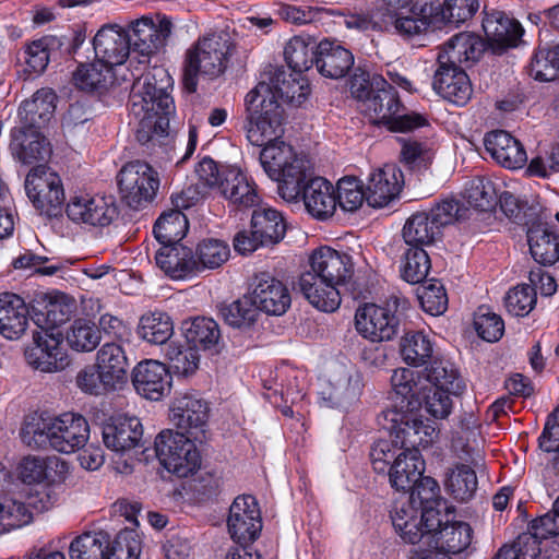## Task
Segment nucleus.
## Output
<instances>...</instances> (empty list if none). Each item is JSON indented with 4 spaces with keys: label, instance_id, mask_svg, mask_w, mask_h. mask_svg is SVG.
Masks as SVG:
<instances>
[{
    "label": "nucleus",
    "instance_id": "obj_1",
    "mask_svg": "<svg viewBox=\"0 0 559 559\" xmlns=\"http://www.w3.org/2000/svg\"><path fill=\"white\" fill-rule=\"evenodd\" d=\"M309 94L307 80L297 73L275 69L270 83L260 82L246 95L242 128L247 140L252 145L262 146L266 141L278 139L284 132V109L277 97L300 106Z\"/></svg>",
    "mask_w": 559,
    "mask_h": 559
},
{
    "label": "nucleus",
    "instance_id": "obj_2",
    "mask_svg": "<svg viewBox=\"0 0 559 559\" xmlns=\"http://www.w3.org/2000/svg\"><path fill=\"white\" fill-rule=\"evenodd\" d=\"M20 435L29 448L70 454L86 444L90 426L82 415L75 413L59 416L34 413L25 417Z\"/></svg>",
    "mask_w": 559,
    "mask_h": 559
},
{
    "label": "nucleus",
    "instance_id": "obj_3",
    "mask_svg": "<svg viewBox=\"0 0 559 559\" xmlns=\"http://www.w3.org/2000/svg\"><path fill=\"white\" fill-rule=\"evenodd\" d=\"M271 140L260 152L266 175L277 182L278 194L287 202L297 201L302 187L312 178L309 160L285 142Z\"/></svg>",
    "mask_w": 559,
    "mask_h": 559
},
{
    "label": "nucleus",
    "instance_id": "obj_4",
    "mask_svg": "<svg viewBox=\"0 0 559 559\" xmlns=\"http://www.w3.org/2000/svg\"><path fill=\"white\" fill-rule=\"evenodd\" d=\"M230 47L226 33H211L200 37L186 53L182 76L185 90L194 93L199 75L211 79L221 75L226 69Z\"/></svg>",
    "mask_w": 559,
    "mask_h": 559
},
{
    "label": "nucleus",
    "instance_id": "obj_5",
    "mask_svg": "<svg viewBox=\"0 0 559 559\" xmlns=\"http://www.w3.org/2000/svg\"><path fill=\"white\" fill-rule=\"evenodd\" d=\"M173 79L163 67H154L139 76L132 86L131 110L134 116L142 112H156L169 116L175 110L169 90Z\"/></svg>",
    "mask_w": 559,
    "mask_h": 559
},
{
    "label": "nucleus",
    "instance_id": "obj_6",
    "mask_svg": "<svg viewBox=\"0 0 559 559\" xmlns=\"http://www.w3.org/2000/svg\"><path fill=\"white\" fill-rule=\"evenodd\" d=\"M408 307L405 298L391 297L385 306L366 304L357 309L355 325L359 334L371 342L392 340L399 332L402 311Z\"/></svg>",
    "mask_w": 559,
    "mask_h": 559
},
{
    "label": "nucleus",
    "instance_id": "obj_7",
    "mask_svg": "<svg viewBox=\"0 0 559 559\" xmlns=\"http://www.w3.org/2000/svg\"><path fill=\"white\" fill-rule=\"evenodd\" d=\"M195 442L198 441L180 432L163 430L155 438V452L160 464L168 472L178 477H187L201 464Z\"/></svg>",
    "mask_w": 559,
    "mask_h": 559
},
{
    "label": "nucleus",
    "instance_id": "obj_8",
    "mask_svg": "<svg viewBox=\"0 0 559 559\" xmlns=\"http://www.w3.org/2000/svg\"><path fill=\"white\" fill-rule=\"evenodd\" d=\"M122 201L131 209L139 210L151 203L159 189L158 173L147 163H127L117 176Z\"/></svg>",
    "mask_w": 559,
    "mask_h": 559
},
{
    "label": "nucleus",
    "instance_id": "obj_9",
    "mask_svg": "<svg viewBox=\"0 0 559 559\" xmlns=\"http://www.w3.org/2000/svg\"><path fill=\"white\" fill-rule=\"evenodd\" d=\"M395 532L408 544H416L440 526L439 511L432 507L420 509L412 500L401 499L391 510Z\"/></svg>",
    "mask_w": 559,
    "mask_h": 559
},
{
    "label": "nucleus",
    "instance_id": "obj_10",
    "mask_svg": "<svg viewBox=\"0 0 559 559\" xmlns=\"http://www.w3.org/2000/svg\"><path fill=\"white\" fill-rule=\"evenodd\" d=\"M366 109L374 122L386 126L391 131L408 132L426 124V119L416 112L400 114L402 104L397 92L386 82V86L366 103Z\"/></svg>",
    "mask_w": 559,
    "mask_h": 559
},
{
    "label": "nucleus",
    "instance_id": "obj_11",
    "mask_svg": "<svg viewBox=\"0 0 559 559\" xmlns=\"http://www.w3.org/2000/svg\"><path fill=\"white\" fill-rule=\"evenodd\" d=\"M25 190L34 206L49 217L57 216L64 201L61 179L45 165H37L27 174Z\"/></svg>",
    "mask_w": 559,
    "mask_h": 559
},
{
    "label": "nucleus",
    "instance_id": "obj_12",
    "mask_svg": "<svg viewBox=\"0 0 559 559\" xmlns=\"http://www.w3.org/2000/svg\"><path fill=\"white\" fill-rule=\"evenodd\" d=\"M170 420L180 432L202 443L206 439L209 405L195 393H183L175 399Z\"/></svg>",
    "mask_w": 559,
    "mask_h": 559
},
{
    "label": "nucleus",
    "instance_id": "obj_13",
    "mask_svg": "<svg viewBox=\"0 0 559 559\" xmlns=\"http://www.w3.org/2000/svg\"><path fill=\"white\" fill-rule=\"evenodd\" d=\"M173 29L171 21L162 15L156 22L143 16L132 23L131 33L128 34L132 55L143 58L140 62H147L150 57L158 52L167 43Z\"/></svg>",
    "mask_w": 559,
    "mask_h": 559
},
{
    "label": "nucleus",
    "instance_id": "obj_14",
    "mask_svg": "<svg viewBox=\"0 0 559 559\" xmlns=\"http://www.w3.org/2000/svg\"><path fill=\"white\" fill-rule=\"evenodd\" d=\"M61 332H33V345L25 350L29 366L41 372H58L69 365V356L62 346Z\"/></svg>",
    "mask_w": 559,
    "mask_h": 559
},
{
    "label": "nucleus",
    "instance_id": "obj_15",
    "mask_svg": "<svg viewBox=\"0 0 559 559\" xmlns=\"http://www.w3.org/2000/svg\"><path fill=\"white\" fill-rule=\"evenodd\" d=\"M227 528L230 537L240 545L253 543L262 530L261 511L251 495L238 496L229 508Z\"/></svg>",
    "mask_w": 559,
    "mask_h": 559
},
{
    "label": "nucleus",
    "instance_id": "obj_16",
    "mask_svg": "<svg viewBox=\"0 0 559 559\" xmlns=\"http://www.w3.org/2000/svg\"><path fill=\"white\" fill-rule=\"evenodd\" d=\"M483 29L488 46L495 53H502L509 48L516 47L524 34L522 25L504 12L485 8Z\"/></svg>",
    "mask_w": 559,
    "mask_h": 559
},
{
    "label": "nucleus",
    "instance_id": "obj_17",
    "mask_svg": "<svg viewBox=\"0 0 559 559\" xmlns=\"http://www.w3.org/2000/svg\"><path fill=\"white\" fill-rule=\"evenodd\" d=\"M250 297L258 312L263 311L270 316L284 314L292 304L290 293L286 285L265 272L254 276Z\"/></svg>",
    "mask_w": 559,
    "mask_h": 559
},
{
    "label": "nucleus",
    "instance_id": "obj_18",
    "mask_svg": "<svg viewBox=\"0 0 559 559\" xmlns=\"http://www.w3.org/2000/svg\"><path fill=\"white\" fill-rule=\"evenodd\" d=\"M310 270L341 292L352 280L354 266L352 258L330 247H321L312 252L309 259Z\"/></svg>",
    "mask_w": 559,
    "mask_h": 559
},
{
    "label": "nucleus",
    "instance_id": "obj_19",
    "mask_svg": "<svg viewBox=\"0 0 559 559\" xmlns=\"http://www.w3.org/2000/svg\"><path fill=\"white\" fill-rule=\"evenodd\" d=\"M361 394V382L350 369L337 365L331 371L328 382L320 392L322 402L331 408H347Z\"/></svg>",
    "mask_w": 559,
    "mask_h": 559
},
{
    "label": "nucleus",
    "instance_id": "obj_20",
    "mask_svg": "<svg viewBox=\"0 0 559 559\" xmlns=\"http://www.w3.org/2000/svg\"><path fill=\"white\" fill-rule=\"evenodd\" d=\"M403 183V173L395 165L373 169L365 186L368 205L372 207L389 205L399 197Z\"/></svg>",
    "mask_w": 559,
    "mask_h": 559
},
{
    "label": "nucleus",
    "instance_id": "obj_21",
    "mask_svg": "<svg viewBox=\"0 0 559 559\" xmlns=\"http://www.w3.org/2000/svg\"><path fill=\"white\" fill-rule=\"evenodd\" d=\"M132 383L140 395L158 401L170 391L171 376L164 364L145 360L133 369Z\"/></svg>",
    "mask_w": 559,
    "mask_h": 559
},
{
    "label": "nucleus",
    "instance_id": "obj_22",
    "mask_svg": "<svg viewBox=\"0 0 559 559\" xmlns=\"http://www.w3.org/2000/svg\"><path fill=\"white\" fill-rule=\"evenodd\" d=\"M40 129L19 126L11 131L10 151L14 159L23 165L46 160L51 153L49 142Z\"/></svg>",
    "mask_w": 559,
    "mask_h": 559
},
{
    "label": "nucleus",
    "instance_id": "obj_23",
    "mask_svg": "<svg viewBox=\"0 0 559 559\" xmlns=\"http://www.w3.org/2000/svg\"><path fill=\"white\" fill-rule=\"evenodd\" d=\"M437 66L432 81L433 90L453 104L465 105L473 93L468 75L459 66Z\"/></svg>",
    "mask_w": 559,
    "mask_h": 559
},
{
    "label": "nucleus",
    "instance_id": "obj_24",
    "mask_svg": "<svg viewBox=\"0 0 559 559\" xmlns=\"http://www.w3.org/2000/svg\"><path fill=\"white\" fill-rule=\"evenodd\" d=\"M66 213L78 224L108 226L117 216V209L105 198L74 197L68 203Z\"/></svg>",
    "mask_w": 559,
    "mask_h": 559
},
{
    "label": "nucleus",
    "instance_id": "obj_25",
    "mask_svg": "<svg viewBox=\"0 0 559 559\" xmlns=\"http://www.w3.org/2000/svg\"><path fill=\"white\" fill-rule=\"evenodd\" d=\"M96 59L114 68L122 64L131 53L128 33L119 26H103L94 36Z\"/></svg>",
    "mask_w": 559,
    "mask_h": 559
},
{
    "label": "nucleus",
    "instance_id": "obj_26",
    "mask_svg": "<svg viewBox=\"0 0 559 559\" xmlns=\"http://www.w3.org/2000/svg\"><path fill=\"white\" fill-rule=\"evenodd\" d=\"M102 435L108 449L123 453L140 444L143 427L136 417L118 416L104 425Z\"/></svg>",
    "mask_w": 559,
    "mask_h": 559
},
{
    "label": "nucleus",
    "instance_id": "obj_27",
    "mask_svg": "<svg viewBox=\"0 0 559 559\" xmlns=\"http://www.w3.org/2000/svg\"><path fill=\"white\" fill-rule=\"evenodd\" d=\"M484 144L490 156L504 168L519 169L527 160L523 145L504 130L487 133Z\"/></svg>",
    "mask_w": 559,
    "mask_h": 559
},
{
    "label": "nucleus",
    "instance_id": "obj_28",
    "mask_svg": "<svg viewBox=\"0 0 559 559\" xmlns=\"http://www.w3.org/2000/svg\"><path fill=\"white\" fill-rule=\"evenodd\" d=\"M484 50L485 44L480 37L467 32L459 33L444 44L437 63L468 67L480 58Z\"/></svg>",
    "mask_w": 559,
    "mask_h": 559
},
{
    "label": "nucleus",
    "instance_id": "obj_29",
    "mask_svg": "<svg viewBox=\"0 0 559 559\" xmlns=\"http://www.w3.org/2000/svg\"><path fill=\"white\" fill-rule=\"evenodd\" d=\"M298 287L305 298L321 311L333 312L341 305L342 292L311 270L300 275Z\"/></svg>",
    "mask_w": 559,
    "mask_h": 559
},
{
    "label": "nucleus",
    "instance_id": "obj_30",
    "mask_svg": "<svg viewBox=\"0 0 559 559\" xmlns=\"http://www.w3.org/2000/svg\"><path fill=\"white\" fill-rule=\"evenodd\" d=\"M304 204L313 217L324 219L333 215L336 197L333 185L322 177H312L301 189Z\"/></svg>",
    "mask_w": 559,
    "mask_h": 559
},
{
    "label": "nucleus",
    "instance_id": "obj_31",
    "mask_svg": "<svg viewBox=\"0 0 559 559\" xmlns=\"http://www.w3.org/2000/svg\"><path fill=\"white\" fill-rule=\"evenodd\" d=\"M414 406L408 408L401 406L396 408V405H392L381 412L378 416L379 426L389 433V437H394V442L406 451L408 445V435L416 432L419 417L413 413Z\"/></svg>",
    "mask_w": 559,
    "mask_h": 559
},
{
    "label": "nucleus",
    "instance_id": "obj_32",
    "mask_svg": "<svg viewBox=\"0 0 559 559\" xmlns=\"http://www.w3.org/2000/svg\"><path fill=\"white\" fill-rule=\"evenodd\" d=\"M316 68L319 73L330 79L344 78L354 66L352 52L329 40L318 44Z\"/></svg>",
    "mask_w": 559,
    "mask_h": 559
},
{
    "label": "nucleus",
    "instance_id": "obj_33",
    "mask_svg": "<svg viewBox=\"0 0 559 559\" xmlns=\"http://www.w3.org/2000/svg\"><path fill=\"white\" fill-rule=\"evenodd\" d=\"M157 266L175 280L195 274V255L191 248L183 245H162L156 251Z\"/></svg>",
    "mask_w": 559,
    "mask_h": 559
},
{
    "label": "nucleus",
    "instance_id": "obj_34",
    "mask_svg": "<svg viewBox=\"0 0 559 559\" xmlns=\"http://www.w3.org/2000/svg\"><path fill=\"white\" fill-rule=\"evenodd\" d=\"M28 309L24 300L15 295H0V334L9 340L19 338L28 323Z\"/></svg>",
    "mask_w": 559,
    "mask_h": 559
},
{
    "label": "nucleus",
    "instance_id": "obj_35",
    "mask_svg": "<svg viewBox=\"0 0 559 559\" xmlns=\"http://www.w3.org/2000/svg\"><path fill=\"white\" fill-rule=\"evenodd\" d=\"M73 84L83 92L102 95L115 84V75L110 66L95 60L81 63L72 74Z\"/></svg>",
    "mask_w": 559,
    "mask_h": 559
},
{
    "label": "nucleus",
    "instance_id": "obj_36",
    "mask_svg": "<svg viewBox=\"0 0 559 559\" xmlns=\"http://www.w3.org/2000/svg\"><path fill=\"white\" fill-rule=\"evenodd\" d=\"M182 331L188 344L194 348L218 353L222 348V333L218 323L212 318L197 317L182 322Z\"/></svg>",
    "mask_w": 559,
    "mask_h": 559
},
{
    "label": "nucleus",
    "instance_id": "obj_37",
    "mask_svg": "<svg viewBox=\"0 0 559 559\" xmlns=\"http://www.w3.org/2000/svg\"><path fill=\"white\" fill-rule=\"evenodd\" d=\"M56 99L57 96L51 88L38 90L32 99L25 100L19 109L21 126L44 128L53 116Z\"/></svg>",
    "mask_w": 559,
    "mask_h": 559
},
{
    "label": "nucleus",
    "instance_id": "obj_38",
    "mask_svg": "<svg viewBox=\"0 0 559 559\" xmlns=\"http://www.w3.org/2000/svg\"><path fill=\"white\" fill-rule=\"evenodd\" d=\"M425 463L418 449L401 451L390 468V484L396 490L409 491L423 475Z\"/></svg>",
    "mask_w": 559,
    "mask_h": 559
},
{
    "label": "nucleus",
    "instance_id": "obj_39",
    "mask_svg": "<svg viewBox=\"0 0 559 559\" xmlns=\"http://www.w3.org/2000/svg\"><path fill=\"white\" fill-rule=\"evenodd\" d=\"M527 241L532 257L543 265H551L559 260L557 236L547 223L536 221L527 228Z\"/></svg>",
    "mask_w": 559,
    "mask_h": 559
},
{
    "label": "nucleus",
    "instance_id": "obj_40",
    "mask_svg": "<svg viewBox=\"0 0 559 559\" xmlns=\"http://www.w3.org/2000/svg\"><path fill=\"white\" fill-rule=\"evenodd\" d=\"M473 530L466 522L454 521L442 523L429 535L435 547L443 552L460 554L472 543Z\"/></svg>",
    "mask_w": 559,
    "mask_h": 559
},
{
    "label": "nucleus",
    "instance_id": "obj_41",
    "mask_svg": "<svg viewBox=\"0 0 559 559\" xmlns=\"http://www.w3.org/2000/svg\"><path fill=\"white\" fill-rule=\"evenodd\" d=\"M408 15H403V11L389 15L386 19H382V24L385 29L394 31L395 33L405 36L413 37L427 31L430 25H433L432 14L433 9L424 5L419 9L416 7H409L407 9Z\"/></svg>",
    "mask_w": 559,
    "mask_h": 559
},
{
    "label": "nucleus",
    "instance_id": "obj_42",
    "mask_svg": "<svg viewBox=\"0 0 559 559\" xmlns=\"http://www.w3.org/2000/svg\"><path fill=\"white\" fill-rule=\"evenodd\" d=\"M218 192L239 207H251L258 204L259 197L247 176L237 168H226Z\"/></svg>",
    "mask_w": 559,
    "mask_h": 559
},
{
    "label": "nucleus",
    "instance_id": "obj_43",
    "mask_svg": "<svg viewBox=\"0 0 559 559\" xmlns=\"http://www.w3.org/2000/svg\"><path fill=\"white\" fill-rule=\"evenodd\" d=\"M252 234L262 246L278 243L285 236L286 223L283 215L271 207H258L251 216Z\"/></svg>",
    "mask_w": 559,
    "mask_h": 559
},
{
    "label": "nucleus",
    "instance_id": "obj_44",
    "mask_svg": "<svg viewBox=\"0 0 559 559\" xmlns=\"http://www.w3.org/2000/svg\"><path fill=\"white\" fill-rule=\"evenodd\" d=\"M74 310V299L63 294L58 295L45 305L44 310L34 314L33 321L37 331L59 332L57 328L69 321Z\"/></svg>",
    "mask_w": 559,
    "mask_h": 559
},
{
    "label": "nucleus",
    "instance_id": "obj_45",
    "mask_svg": "<svg viewBox=\"0 0 559 559\" xmlns=\"http://www.w3.org/2000/svg\"><path fill=\"white\" fill-rule=\"evenodd\" d=\"M136 333L139 337L150 344L164 345L170 342L174 334L171 318L160 311L144 313L139 321Z\"/></svg>",
    "mask_w": 559,
    "mask_h": 559
},
{
    "label": "nucleus",
    "instance_id": "obj_46",
    "mask_svg": "<svg viewBox=\"0 0 559 559\" xmlns=\"http://www.w3.org/2000/svg\"><path fill=\"white\" fill-rule=\"evenodd\" d=\"M318 44L310 36H294L284 48V57L289 68L302 72L316 64Z\"/></svg>",
    "mask_w": 559,
    "mask_h": 559
},
{
    "label": "nucleus",
    "instance_id": "obj_47",
    "mask_svg": "<svg viewBox=\"0 0 559 559\" xmlns=\"http://www.w3.org/2000/svg\"><path fill=\"white\" fill-rule=\"evenodd\" d=\"M478 9V0H444L433 9V26L439 27L441 24L459 26L471 20Z\"/></svg>",
    "mask_w": 559,
    "mask_h": 559
},
{
    "label": "nucleus",
    "instance_id": "obj_48",
    "mask_svg": "<svg viewBox=\"0 0 559 559\" xmlns=\"http://www.w3.org/2000/svg\"><path fill=\"white\" fill-rule=\"evenodd\" d=\"M110 535L104 531L86 532L70 544L71 559H105Z\"/></svg>",
    "mask_w": 559,
    "mask_h": 559
},
{
    "label": "nucleus",
    "instance_id": "obj_49",
    "mask_svg": "<svg viewBox=\"0 0 559 559\" xmlns=\"http://www.w3.org/2000/svg\"><path fill=\"white\" fill-rule=\"evenodd\" d=\"M440 235L427 212L413 214L405 223L403 238L406 246L424 247L431 245Z\"/></svg>",
    "mask_w": 559,
    "mask_h": 559
},
{
    "label": "nucleus",
    "instance_id": "obj_50",
    "mask_svg": "<svg viewBox=\"0 0 559 559\" xmlns=\"http://www.w3.org/2000/svg\"><path fill=\"white\" fill-rule=\"evenodd\" d=\"M164 356L170 368L178 374L189 376L199 368L200 356L192 345L170 341L164 347Z\"/></svg>",
    "mask_w": 559,
    "mask_h": 559
},
{
    "label": "nucleus",
    "instance_id": "obj_51",
    "mask_svg": "<svg viewBox=\"0 0 559 559\" xmlns=\"http://www.w3.org/2000/svg\"><path fill=\"white\" fill-rule=\"evenodd\" d=\"M477 486L476 473L466 464H457L447 474L445 488L454 499L461 502L472 499Z\"/></svg>",
    "mask_w": 559,
    "mask_h": 559
},
{
    "label": "nucleus",
    "instance_id": "obj_52",
    "mask_svg": "<svg viewBox=\"0 0 559 559\" xmlns=\"http://www.w3.org/2000/svg\"><path fill=\"white\" fill-rule=\"evenodd\" d=\"M432 344L421 332H408L400 342V354L408 366H423L432 356Z\"/></svg>",
    "mask_w": 559,
    "mask_h": 559
},
{
    "label": "nucleus",
    "instance_id": "obj_53",
    "mask_svg": "<svg viewBox=\"0 0 559 559\" xmlns=\"http://www.w3.org/2000/svg\"><path fill=\"white\" fill-rule=\"evenodd\" d=\"M59 464L64 466V462L56 456L27 455L19 464V476L25 484L43 483L51 478V471Z\"/></svg>",
    "mask_w": 559,
    "mask_h": 559
},
{
    "label": "nucleus",
    "instance_id": "obj_54",
    "mask_svg": "<svg viewBox=\"0 0 559 559\" xmlns=\"http://www.w3.org/2000/svg\"><path fill=\"white\" fill-rule=\"evenodd\" d=\"M430 267V259L424 248L406 246L401 262V274L404 281L409 284H419L427 277Z\"/></svg>",
    "mask_w": 559,
    "mask_h": 559
},
{
    "label": "nucleus",
    "instance_id": "obj_55",
    "mask_svg": "<svg viewBox=\"0 0 559 559\" xmlns=\"http://www.w3.org/2000/svg\"><path fill=\"white\" fill-rule=\"evenodd\" d=\"M195 273L204 270H214L221 267L230 255L229 246L219 239H204L198 246L195 251Z\"/></svg>",
    "mask_w": 559,
    "mask_h": 559
},
{
    "label": "nucleus",
    "instance_id": "obj_56",
    "mask_svg": "<svg viewBox=\"0 0 559 559\" xmlns=\"http://www.w3.org/2000/svg\"><path fill=\"white\" fill-rule=\"evenodd\" d=\"M188 230V219L180 211L163 214L154 225V235L160 245H181Z\"/></svg>",
    "mask_w": 559,
    "mask_h": 559
},
{
    "label": "nucleus",
    "instance_id": "obj_57",
    "mask_svg": "<svg viewBox=\"0 0 559 559\" xmlns=\"http://www.w3.org/2000/svg\"><path fill=\"white\" fill-rule=\"evenodd\" d=\"M425 377L433 385V389L448 390L454 395L464 390L457 370L449 361L435 360L429 368L425 369Z\"/></svg>",
    "mask_w": 559,
    "mask_h": 559
},
{
    "label": "nucleus",
    "instance_id": "obj_58",
    "mask_svg": "<svg viewBox=\"0 0 559 559\" xmlns=\"http://www.w3.org/2000/svg\"><path fill=\"white\" fill-rule=\"evenodd\" d=\"M69 346L76 352H92L100 342L102 335L97 325L86 319L75 320L67 332Z\"/></svg>",
    "mask_w": 559,
    "mask_h": 559
},
{
    "label": "nucleus",
    "instance_id": "obj_59",
    "mask_svg": "<svg viewBox=\"0 0 559 559\" xmlns=\"http://www.w3.org/2000/svg\"><path fill=\"white\" fill-rule=\"evenodd\" d=\"M531 75L538 81H552L559 76V44L542 47L534 55L530 64Z\"/></svg>",
    "mask_w": 559,
    "mask_h": 559
},
{
    "label": "nucleus",
    "instance_id": "obj_60",
    "mask_svg": "<svg viewBox=\"0 0 559 559\" xmlns=\"http://www.w3.org/2000/svg\"><path fill=\"white\" fill-rule=\"evenodd\" d=\"M219 313L227 324L235 328L250 326L259 316L250 296L222 305Z\"/></svg>",
    "mask_w": 559,
    "mask_h": 559
},
{
    "label": "nucleus",
    "instance_id": "obj_61",
    "mask_svg": "<svg viewBox=\"0 0 559 559\" xmlns=\"http://www.w3.org/2000/svg\"><path fill=\"white\" fill-rule=\"evenodd\" d=\"M435 153L427 141L407 139L402 141L401 160L411 169L421 171L428 168Z\"/></svg>",
    "mask_w": 559,
    "mask_h": 559
},
{
    "label": "nucleus",
    "instance_id": "obj_62",
    "mask_svg": "<svg viewBox=\"0 0 559 559\" xmlns=\"http://www.w3.org/2000/svg\"><path fill=\"white\" fill-rule=\"evenodd\" d=\"M467 202L477 210L490 211L498 203V195L491 180L476 177L465 188Z\"/></svg>",
    "mask_w": 559,
    "mask_h": 559
},
{
    "label": "nucleus",
    "instance_id": "obj_63",
    "mask_svg": "<svg viewBox=\"0 0 559 559\" xmlns=\"http://www.w3.org/2000/svg\"><path fill=\"white\" fill-rule=\"evenodd\" d=\"M141 550L142 543L138 532L126 528L110 540L105 559H139Z\"/></svg>",
    "mask_w": 559,
    "mask_h": 559
},
{
    "label": "nucleus",
    "instance_id": "obj_64",
    "mask_svg": "<svg viewBox=\"0 0 559 559\" xmlns=\"http://www.w3.org/2000/svg\"><path fill=\"white\" fill-rule=\"evenodd\" d=\"M417 297L424 311L431 316L442 314L448 308L445 289L437 280H430L418 287Z\"/></svg>",
    "mask_w": 559,
    "mask_h": 559
}]
</instances>
